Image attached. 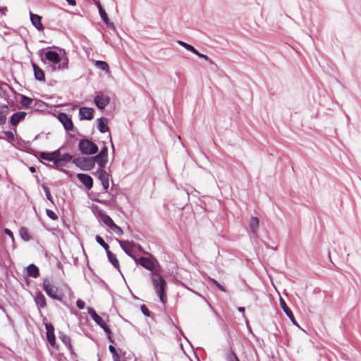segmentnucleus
Segmentation results:
<instances>
[{
    "label": "nucleus",
    "mask_w": 361,
    "mask_h": 361,
    "mask_svg": "<svg viewBox=\"0 0 361 361\" xmlns=\"http://www.w3.org/2000/svg\"><path fill=\"white\" fill-rule=\"evenodd\" d=\"M135 262L137 264H140L146 269L152 271L151 279L154 288L157 294L159 295L160 301L163 304H166L167 301V284L166 281L160 274L156 271H153L154 269V264L153 262L147 257H141L140 258L137 259V261H135Z\"/></svg>",
    "instance_id": "nucleus-1"
},
{
    "label": "nucleus",
    "mask_w": 361,
    "mask_h": 361,
    "mask_svg": "<svg viewBox=\"0 0 361 361\" xmlns=\"http://www.w3.org/2000/svg\"><path fill=\"white\" fill-rule=\"evenodd\" d=\"M44 50L45 49H39L38 55L42 62L45 63V60H47L51 63L50 66L51 71L68 69L69 60L65 53L61 56L55 51L49 50L45 52L44 58Z\"/></svg>",
    "instance_id": "nucleus-2"
},
{
    "label": "nucleus",
    "mask_w": 361,
    "mask_h": 361,
    "mask_svg": "<svg viewBox=\"0 0 361 361\" xmlns=\"http://www.w3.org/2000/svg\"><path fill=\"white\" fill-rule=\"evenodd\" d=\"M78 149L82 154L92 155L98 152V147L90 140L82 139L78 142Z\"/></svg>",
    "instance_id": "nucleus-3"
},
{
    "label": "nucleus",
    "mask_w": 361,
    "mask_h": 361,
    "mask_svg": "<svg viewBox=\"0 0 361 361\" xmlns=\"http://www.w3.org/2000/svg\"><path fill=\"white\" fill-rule=\"evenodd\" d=\"M43 289L47 295L52 299L61 301L62 296L58 293V288L51 284L49 279L46 278L43 281Z\"/></svg>",
    "instance_id": "nucleus-4"
},
{
    "label": "nucleus",
    "mask_w": 361,
    "mask_h": 361,
    "mask_svg": "<svg viewBox=\"0 0 361 361\" xmlns=\"http://www.w3.org/2000/svg\"><path fill=\"white\" fill-rule=\"evenodd\" d=\"M73 163L83 171H90L94 168V161L92 157H81L72 160Z\"/></svg>",
    "instance_id": "nucleus-5"
},
{
    "label": "nucleus",
    "mask_w": 361,
    "mask_h": 361,
    "mask_svg": "<svg viewBox=\"0 0 361 361\" xmlns=\"http://www.w3.org/2000/svg\"><path fill=\"white\" fill-rule=\"evenodd\" d=\"M59 156V149L51 152H39V158L45 161H52L56 167V158Z\"/></svg>",
    "instance_id": "nucleus-6"
},
{
    "label": "nucleus",
    "mask_w": 361,
    "mask_h": 361,
    "mask_svg": "<svg viewBox=\"0 0 361 361\" xmlns=\"http://www.w3.org/2000/svg\"><path fill=\"white\" fill-rule=\"evenodd\" d=\"M59 121L63 124L67 131L73 130L74 126L71 118L66 113H59L58 114Z\"/></svg>",
    "instance_id": "nucleus-7"
},
{
    "label": "nucleus",
    "mask_w": 361,
    "mask_h": 361,
    "mask_svg": "<svg viewBox=\"0 0 361 361\" xmlns=\"http://www.w3.org/2000/svg\"><path fill=\"white\" fill-rule=\"evenodd\" d=\"M72 159L73 157L70 154L66 153L61 155V152L59 151V156L56 158V168L61 171L66 172V171L65 169H60L59 168L66 166L67 164L72 160Z\"/></svg>",
    "instance_id": "nucleus-8"
},
{
    "label": "nucleus",
    "mask_w": 361,
    "mask_h": 361,
    "mask_svg": "<svg viewBox=\"0 0 361 361\" xmlns=\"http://www.w3.org/2000/svg\"><path fill=\"white\" fill-rule=\"evenodd\" d=\"M42 102L40 100H35L30 97H28L25 95L21 94L20 104L25 109H28L30 107L35 109L37 106V103H42Z\"/></svg>",
    "instance_id": "nucleus-9"
},
{
    "label": "nucleus",
    "mask_w": 361,
    "mask_h": 361,
    "mask_svg": "<svg viewBox=\"0 0 361 361\" xmlns=\"http://www.w3.org/2000/svg\"><path fill=\"white\" fill-rule=\"evenodd\" d=\"M116 241L118 243V244L120 245L121 247L122 248L123 252L127 255H128L132 259H133L134 261H137V258L134 255L132 254L131 251L126 245H128L129 246H135V243H134L133 241H132V242L123 241V240H119L118 238H116Z\"/></svg>",
    "instance_id": "nucleus-10"
},
{
    "label": "nucleus",
    "mask_w": 361,
    "mask_h": 361,
    "mask_svg": "<svg viewBox=\"0 0 361 361\" xmlns=\"http://www.w3.org/2000/svg\"><path fill=\"white\" fill-rule=\"evenodd\" d=\"M96 4H97V6L98 7L99 13L100 17L102 19V20L105 23V24L109 27H110V28H111L113 30H116V27H115L114 23L110 21V20L109 19L108 16H107L106 11L103 9V8L102 7V5L100 4V3L99 1H97L96 3Z\"/></svg>",
    "instance_id": "nucleus-11"
},
{
    "label": "nucleus",
    "mask_w": 361,
    "mask_h": 361,
    "mask_svg": "<svg viewBox=\"0 0 361 361\" xmlns=\"http://www.w3.org/2000/svg\"><path fill=\"white\" fill-rule=\"evenodd\" d=\"M79 117L80 120H92L94 117V109L89 107H81L79 109Z\"/></svg>",
    "instance_id": "nucleus-12"
},
{
    "label": "nucleus",
    "mask_w": 361,
    "mask_h": 361,
    "mask_svg": "<svg viewBox=\"0 0 361 361\" xmlns=\"http://www.w3.org/2000/svg\"><path fill=\"white\" fill-rule=\"evenodd\" d=\"M94 102L98 109H104L110 102V98L97 94L94 98Z\"/></svg>",
    "instance_id": "nucleus-13"
},
{
    "label": "nucleus",
    "mask_w": 361,
    "mask_h": 361,
    "mask_svg": "<svg viewBox=\"0 0 361 361\" xmlns=\"http://www.w3.org/2000/svg\"><path fill=\"white\" fill-rule=\"evenodd\" d=\"M280 305H281V307L282 308V310H283V312L287 315V317L290 319L291 322L294 325L299 326L291 310L288 307V305H286L284 300L282 299L281 298H280Z\"/></svg>",
    "instance_id": "nucleus-14"
},
{
    "label": "nucleus",
    "mask_w": 361,
    "mask_h": 361,
    "mask_svg": "<svg viewBox=\"0 0 361 361\" xmlns=\"http://www.w3.org/2000/svg\"><path fill=\"white\" fill-rule=\"evenodd\" d=\"M77 177L87 190H90L92 188L93 179L90 175L85 173H78Z\"/></svg>",
    "instance_id": "nucleus-15"
},
{
    "label": "nucleus",
    "mask_w": 361,
    "mask_h": 361,
    "mask_svg": "<svg viewBox=\"0 0 361 361\" xmlns=\"http://www.w3.org/2000/svg\"><path fill=\"white\" fill-rule=\"evenodd\" d=\"M45 329L47 330V338L51 346L56 344V338L54 335V328L51 324L46 323Z\"/></svg>",
    "instance_id": "nucleus-16"
},
{
    "label": "nucleus",
    "mask_w": 361,
    "mask_h": 361,
    "mask_svg": "<svg viewBox=\"0 0 361 361\" xmlns=\"http://www.w3.org/2000/svg\"><path fill=\"white\" fill-rule=\"evenodd\" d=\"M32 66L34 71L35 79L40 82H44L45 75L44 71L35 63H32Z\"/></svg>",
    "instance_id": "nucleus-17"
},
{
    "label": "nucleus",
    "mask_w": 361,
    "mask_h": 361,
    "mask_svg": "<svg viewBox=\"0 0 361 361\" xmlns=\"http://www.w3.org/2000/svg\"><path fill=\"white\" fill-rule=\"evenodd\" d=\"M30 20L32 24L38 30H42L44 29V25L42 23V17L37 14L30 13Z\"/></svg>",
    "instance_id": "nucleus-18"
},
{
    "label": "nucleus",
    "mask_w": 361,
    "mask_h": 361,
    "mask_svg": "<svg viewBox=\"0 0 361 361\" xmlns=\"http://www.w3.org/2000/svg\"><path fill=\"white\" fill-rule=\"evenodd\" d=\"M25 116L26 113L24 111L16 112L11 116L9 122L12 126H16L25 118Z\"/></svg>",
    "instance_id": "nucleus-19"
},
{
    "label": "nucleus",
    "mask_w": 361,
    "mask_h": 361,
    "mask_svg": "<svg viewBox=\"0 0 361 361\" xmlns=\"http://www.w3.org/2000/svg\"><path fill=\"white\" fill-rule=\"evenodd\" d=\"M59 339L63 343V344L68 348L71 354H74L73 348L71 344V339L69 336L65 334L63 332H59Z\"/></svg>",
    "instance_id": "nucleus-20"
},
{
    "label": "nucleus",
    "mask_w": 361,
    "mask_h": 361,
    "mask_svg": "<svg viewBox=\"0 0 361 361\" xmlns=\"http://www.w3.org/2000/svg\"><path fill=\"white\" fill-rule=\"evenodd\" d=\"M107 123L108 119L105 117H101L97 119V128L100 133H104L109 131Z\"/></svg>",
    "instance_id": "nucleus-21"
},
{
    "label": "nucleus",
    "mask_w": 361,
    "mask_h": 361,
    "mask_svg": "<svg viewBox=\"0 0 361 361\" xmlns=\"http://www.w3.org/2000/svg\"><path fill=\"white\" fill-rule=\"evenodd\" d=\"M9 108L6 104H0V126L6 123Z\"/></svg>",
    "instance_id": "nucleus-22"
},
{
    "label": "nucleus",
    "mask_w": 361,
    "mask_h": 361,
    "mask_svg": "<svg viewBox=\"0 0 361 361\" xmlns=\"http://www.w3.org/2000/svg\"><path fill=\"white\" fill-rule=\"evenodd\" d=\"M35 302L39 309L44 308L47 306L45 297L41 292L36 294Z\"/></svg>",
    "instance_id": "nucleus-23"
},
{
    "label": "nucleus",
    "mask_w": 361,
    "mask_h": 361,
    "mask_svg": "<svg viewBox=\"0 0 361 361\" xmlns=\"http://www.w3.org/2000/svg\"><path fill=\"white\" fill-rule=\"evenodd\" d=\"M92 158L94 161V165H95V164H97V165L99 166V169H103L105 167L108 161L106 158H104V157H102L99 154L95 155L94 157H92Z\"/></svg>",
    "instance_id": "nucleus-24"
},
{
    "label": "nucleus",
    "mask_w": 361,
    "mask_h": 361,
    "mask_svg": "<svg viewBox=\"0 0 361 361\" xmlns=\"http://www.w3.org/2000/svg\"><path fill=\"white\" fill-rule=\"evenodd\" d=\"M107 257L109 261L111 263V264L118 271L121 272L120 270V264L116 256L110 250L106 252Z\"/></svg>",
    "instance_id": "nucleus-25"
},
{
    "label": "nucleus",
    "mask_w": 361,
    "mask_h": 361,
    "mask_svg": "<svg viewBox=\"0 0 361 361\" xmlns=\"http://www.w3.org/2000/svg\"><path fill=\"white\" fill-rule=\"evenodd\" d=\"M99 217L102 221L109 228L115 224L113 219L104 211L99 212Z\"/></svg>",
    "instance_id": "nucleus-26"
},
{
    "label": "nucleus",
    "mask_w": 361,
    "mask_h": 361,
    "mask_svg": "<svg viewBox=\"0 0 361 361\" xmlns=\"http://www.w3.org/2000/svg\"><path fill=\"white\" fill-rule=\"evenodd\" d=\"M259 221L257 217L252 216L250 219V223H249V227L250 229V231L253 234H257L258 228H259Z\"/></svg>",
    "instance_id": "nucleus-27"
},
{
    "label": "nucleus",
    "mask_w": 361,
    "mask_h": 361,
    "mask_svg": "<svg viewBox=\"0 0 361 361\" xmlns=\"http://www.w3.org/2000/svg\"><path fill=\"white\" fill-rule=\"evenodd\" d=\"M94 175L97 176L102 183L109 180L110 175L104 169H99Z\"/></svg>",
    "instance_id": "nucleus-28"
},
{
    "label": "nucleus",
    "mask_w": 361,
    "mask_h": 361,
    "mask_svg": "<svg viewBox=\"0 0 361 361\" xmlns=\"http://www.w3.org/2000/svg\"><path fill=\"white\" fill-rule=\"evenodd\" d=\"M87 313L97 325L101 324V323L104 321L102 318L98 315L95 310L92 307H87Z\"/></svg>",
    "instance_id": "nucleus-29"
},
{
    "label": "nucleus",
    "mask_w": 361,
    "mask_h": 361,
    "mask_svg": "<svg viewBox=\"0 0 361 361\" xmlns=\"http://www.w3.org/2000/svg\"><path fill=\"white\" fill-rule=\"evenodd\" d=\"M27 275L29 276H31V277H33V278H37L39 275V268L36 265H35L34 264H30L27 267Z\"/></svg>",
    "instance_id": "nucleus-30"
},
{
    "label": "nucleus",
    "mask_w": 361,
    "mask_h": 361,
    "mask_svg": "<svg viewBox=\"0 0 361 361\" xmlns=\"http://www.w3.org/2000/svg\"><path fill=\"white\" fill-rule=\"evenodd\" d=\"M19 235L20 238L25 241H29L30 240V235L25 227H22L20 228Z\"/></svg>",
    "instance_id": "nucleus-31"
},
{
    "label": "nucleus",
    "mask_w": 361,
    "mask_h": 361,
    "mask_svg": "<svg viewBox=\"0 0 361 361\" xmlns=\"http://www.w3.org/2000/svg\"><path fill=\"white\" fill-rule=\"evenodd\" d=\"M226 361H240L235 353L230 349L226 355Z\"/></svg>",
    "instance_id": "nucleus-32"
},
{
    "label": "nucleus",
    "mask_w": 361,
    "mask_h": 361,
    "mask_svg": "<svg viewBox=\"0 0 361 361\" xmlns=\"http://www.w3.org/2000/svg\"><path fill=\"white\" fill-rule=\"evenodd\" d=\"M109 350L112 354V357L114 361H121L120 355H118L116 349L113 345H110L109 346Z\"/></svg>",
    "instance_id": "nucleus-33"
},
{
    "label": "nucleus",
    "mask_w": 361,
    "mask_h": 361,
    "mask_svg": "<svg viewBox=\"0 0 361 361\" xmlns=\"http://www.w3.org/2000/svg\"><path fill=\"white\" fill-rule=\"evenodd\" d=\"M95 66L102 71H108L109 68L108 63L104 61H96Z\"/></svg>",
    "instance_id": "nucleus-34"
},
{
    "label": "nucleus",
    "mask_w": 361,
    "mask_h": 361,
    "mask_svg": "<svg viewBox=\"0 0 361 361\" xmlns=\"http://www.w3.org/2000/svg\"><path fill=\"white\" fill-rule=\"evenodd\" d=\"M95 240L97 243L99 244L106 252L109 250V245L104 240V239L101 236L97 235L95 237Z\"/></svg>",
    "instance_id": "nucleus-35"
},
{
    "label": "nucleus",
    "mask_w": 361,
    "mask_h": 361,
    "mask_svg": "<svg viewBox=\"0 0 361 361\" xmlns=\"http://www.w3.org/2000/svg\"><path fill=\"white\" fill-rule=\"evenodd\" d=\"M41 186L45 192L47 199L51 203H54V199L51 195L49 187L45 183H42Z\"/></svg>",
    "instance_id": "nucleus-36"
},
{
    "label": "nucleus",
    "mask_w": 361,
    "mask_h": 361,
    "mask_svg": "<svg viewBox=\"0 0 361 361\" xmlns=\"http://www.w3.org/2000/svg\"><path fill=\"white\" fill-rule=\"evenodd\" d=\"M116 234L118 235H123V229L118 226V225H116V224H114L111 228H110Z\"/></svg>",
    "instance_id": "nucleus-37"
},
{
    "label": "nucleus",
    "mask_w": 361,
    "mask_h": 361,
    "mask_svg": "<svg viewBox=\"0 0 361 361\" xmlns=\"http://www.w3.org/2000/svg\"><path fill=\"white\" fill-rule=\"evenodd\" d=\"M197 56L207 61L210 65L216 66V64L211 59H209L207 55L201 54L200 52Z\"/></svg>",
    "instance_id": "nucleus-38"
},
{
    "label": "nucleus",
    "mask_w": 361,
    "mask_h": 361,
    "mask_svg": "<svg viewBox=\"0 0 361 361\" xmlns=\"http://www.w3.org/2000/svg\"><path fill=\"white\" fill-rule=\"evenodd\" d=\"M46 214L52 220H57L58 219V216L55 214L54 212H53L51 209H47L46 210Z\"/></svg>",
    "instance_id": "nucleus-39"
},
{
    "label": "nucleus",
    "mask_w": 361,
    "mask_h": 361,
    "mask_svg": "<svg viewBox=\"0 0 361 361\" xmlns=\"http://www.w3.org/2000/svg\"><path fill=\"white\" fill-rule=\"evenodd\" d=\"M140 310L145 316H146V317L150 316V311L149 310V309L147 308V307L145 305H142L140 306Z\"/></svg>",
    "instance_id": "nucleus-40"
},
{
    "label": "nucleus",
    "mask_w": 361,
    "mask_h": 361,
    "mask_svg": "<svg viewBox=\"0 0 361 361\" xmlns=\"http://www.w3.org/2000/svg\"><path fill=\"white\" fill-rule=\"evenodd\" d=\"M178 44L181 45L182 47H183L185 49H187L188 51H190L192 50V45L185 42H183V41H180V40H178Z\"/></svg>",
    "instance_id": "nucleus-41"
},
{
    "label": "nucleus",
    "mask_w": 361,
    "mask_h": 361,
    "mask_svg": "<svg viewBox=\"0 0 361 361\" xmlns=\"http://www.w3.org/2000/svg\"><path fill=\"white\" fill-rule=\"evenodd\" d=\"M213 284H214L221 291L226 292V288L221 285L216 280L212 279H211Z\"/></svg>",
    "instance_id": "nucleus-42"
},
{
    "label": "nucleus",
    "mask_w": 361,
    "mask_h": 361,
    "mask_svg": "<svg viewBox=\"0 0 361 361\" xmlns=\"http://www.w3.org/2000/svg\"><path fill=\"white\" fill-rule=\"evenodd\" d=\"M99 154L101 155L102 157H104V158H106L108 159V148H107V147L104 146V147L99 152Z\"/></svg>",
    "instance_id": "nucleus-43"
},
{
    "label": "nucleus",
    "mask_w": 361,
    "mask_h": 361,
    "mask_svg": "<svg viewBox=\"0 0 361 361\" xmlns=\"http://www.w3.org/2000/svg\"><path fill=\"white\" fill-rule=\"evenodd\" d=\"M4 134L8 140L11 141H13L15 140L14 134L11 131H5Z\"/></svg>",
    "instance_id": "nucleus-44"
},
{
    "label": "nucleus",
    "mask_w": 361,
    "mask_h": 361,
    "mask_svg": "<svg viewBox=\"0 0 361 361\" xmlns=\"http://www.w3.org/2000/svg\"><path fill=\"white\" fill-rule=\"evenodd\" d=\"M76 306L78 307V309L80 310H83L85 308V303L84 301H82V300L80 299H78L77 301H76Z\"/></svg>",
    "instance_id": "nucleus-45"
},
{
    "label": "nucleus",
    "mask_w": 361,
    "mask_h": 361,
    "mask_svg": "<svg viewBox=\"0 0 361 361\" xmlns=\"http://www.w3.org/2000/svg\"><path fill=\"white\" fill-rule=\"evenodd\" d=\"M4 232H5V233H6L7 235H8V236L12 239V240H13V239H14L13 233V232H12L10 229H8V228H5Z\"/></svg>",
    "instance_id": "nucleus-46"
},
{
    "label": "nucleus",
    "mask_w": 361,
    "mask_h": 361,
    "mask_svg": "<svg viewBox=\"0 0 361 361\" xmlns=\"http://www.w3.org/2000/svg\"><path fill=\"white\" fill-rule=\"evenodd\" d=\"M109 180H106V181H104L103 183H102V186H103V188L105 191H107L109 187Z\"/></svg>",
    "instance_id": "nucleus-47"
},
{
    "label": "nucleus",
    "mask_w": 361,
    "mask_h": 361,
    "mask_svg": "<svg viewBox=\"0 0 361 361\" xmlns=\"http://www.w3.org/2000/svg\"><path fill=\"white\" fill-rule=\"evenodd\" d=\"M66 2H67L69 5H71V6H75V5H76V1H75V0H66Z\"/></svg>",
    "instance_id": "nucleus-48"
},
{
    "label": "nucleus",
    "mask_w": 361,
    "mask_h": 361,
    "mask_svg": "<svg viewBox=\"0 0 361 361\" xmlns=\"http://www.w3.org/2000/svg\"><path fill=\"white\" fill-rule=\"evenodd\" d=\"M104 331H105V333L106 334V335H111V329H109V326H106Z\"/></svg>",
    "instance_id": "nucleus-49"
},
{
    "label": "nucleus",
    "mask_w": 361,
    "mask_h": 361,
    "mask_svg": "<svg viewBox=\"0 0 361 361\" xmlns=\"http://www.w3.org/2000/svg\"><path fill=\"white\" fill-rule=\"evenodd\" d=\"M104 331H105V333L106 334V335H111V329H109V326H106Z\"/></svg>",
    "instance_id": "nucleus-50"
},
{
    "label": "nucleus",
    "mask_w": 361,
    "mask_h": 361,
    "mask_svg": "<svg viewBox=\"0 0 361 361\" xmlns=\"http://www.w3.org/2000/svg\"><path fill=\"white\" fill-rule=\"evenodd\" d=\"M6 11H7L6 7H0V12L2 14H6Z\"/></svg>",
    "instance_id": "nucleus-51"
},
{
    "label": "nucleus",
    "mask_w": 361,
    "mask_h": 361,
    "mask_svg": "<svg viewBox=\"0 0 361 361\" xmlns=\"http://www.w3.org/2000/svg\"><path fill=\"white\" fill-rule=\"evenodd\" d=\"M190 51L197 56H198L200 53L194 47H192V49L190 50Z\"/></svg>",
    "instance_id": "nucleus-52"
},
{
    "label": "nucleus",
    "mask_w": 361,
    "mask_h": 361,
    "mask_svg": "<svg viewBox=\"0 0 361 361\" xmlns=\"http://www.w3.org/2000/svg\"><path fill=\"white\" fill-rule=\"evenodd\" d=\"M99 326L104 330L106 326V324L103 321L101 324H99Z\"/></svg>",
    "instance_id": "nucleus-53"
},
{
    "label": "nucleus",
    "mask_w": 361,
    "mask_h": 361,
    "mask_svg": "<svg viewBox=\"0 0 361 361\" xmlns=\"http://www.w3.org/2000/svg\"><path fill=\"white\" fill-rule=\"evenodd\" d=\"M238 310L240 312H241V313H243H243L245 312V307H239L238 308Z\"/></svg>",
    "instance_id": "nucleus-54"
},
{
    "label": "nucleus",
    "mask_w": 361,
    "mask_h": 361,
    "mask_svg": "<svg viewBox=\"0 0 361 361\" xmlns=\"http://www.w3.org/2000/svg\"><path fill=\"white\" fill-rule=\"evenodd\" d=\"M29 170H30V172H32V173H35V172H36V169H35L34 166H30V167L29 168Z\"/></svg>",
    "instance_id": "nucleus-55"
},
{
    "label": "nucleus",
    "mask_w": 361,
    "mask_h": 361,
    "mask_svg": "<svg viewBox=\"0 0 361 361\" xmlns=\"http://www.w3.org/2000/svg\"><path fill=\"white\" fill-rule=\"evenodd\" d=\"M107 338H108L109 341L111 343H114V341H113V339H112V338H111V335H107Z\"/></svg>",
    "instance_id": "nucleus-56"
},
{
    "label": "nucleus",
    "mask_w": 361,
    "mask_h": 361,
    "mask_svg": "<svg viewBox=\"0 0 361 361\" xmlns=\"http://www.w3.org/2000/svg\"><path fill=\"white\" fill-rule=\"evenodd\" d=\"M58 267H59V268H61V263H59V264H58Z\"/></svg>",
    "instance_id": "nucleus-57"
},
{
    "label": "nucleus",
    "mask_w": 361,
    "mask_h": 361,
    "mask_svg": "<svg viewBox=\"0 0 361 361\" xmlns=\"http://www.w3.org/2000/svg\"><path fill=\"white\" fill-rule=\"evenodd\" d=\"M272 250H276L277 248L276 247H271Z\"/></svg>",
    "instance_id": "nucleus-58"
},
{
    "label": "nucleus",
    "mask_w": 361,
    "mask_h": 361,
    "mask_svg": "<svg viewBox=\"0 0 361 361\" xmlns=\"http://www.w3.org/2000/svg\"><path fill=\"white\" fill-rule=\"evenodd\" d=\"M6 317L9 320L11 319L10 317L8 314H6Z\"/></svg>",
    "instance_id": "nucleus-59"
},
{
    "label": "nucleus",
    "mask_w": 361,
    "mask_h": 361,
    "mask_svg": "<svg viewBox=\"0 0 361 361\" xmlns=\"http://www.w3.org/2000/svg\"><path fill=\"white\" fill-rule=\"evenodd\" d=\"M0 139H1V137H0Z\"/></svg>",
    "instance_id": "nucleus-60"
}]
</instances>
